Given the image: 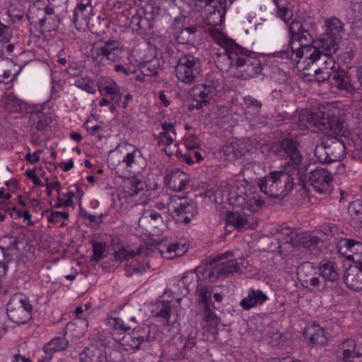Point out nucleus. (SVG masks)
<instances>
[{
  "label": "nucleus",
  "instance_id": "obj_1",
  "mask_svg": "<svg viewBox=\"0 0 362 362\" xmlns=\"http://www.w3.org/2000/svg\"><path fill=\"white\" fill-rule=\"evenodd\" d=\"M274 2L277 8L276 16L286 23L291 21L288 28L290 49L276 52L275 56L296 62L305 57L308 60L307 65L314 64L322 57V53L317 46L311 45L313 42L312 35L308 30L303 28L300 21L292 20L293 13L286 0H274Z\"/></svg>",
  "mask_w": 362,
  "mask_h": 362
},
{
  "label": "nucleus",
  "instance_id": "obj_2",
  "mask_svg": "<svg viewBox=\"0 0 362 362\" xmlns=\"http://www.w3.org/2000/svg\"><path fill=\"white\" fill-rule=\"evenodd\" d=\"M230 202L236 207H240L243 213L238 211L228 212L226 221L228 224L236 228H250L252 223L250 221V214L257 212L264 203L258 195L247 194L245 191L230 193Z\"/></svg>",
  "mask_w": 362,
  "mask_h": 362
},
{
  "label": "nucleus",
  "instance_id": "obj_3",
  "mask_svg": "<svg viewBox=\"0 0 362 362\" xmlns=\"http://www.w3.org/2000/svg\"><path fill=\"white\" fill-rule=\"evenodd\" d=\"M226 56L231 67L237 69L235 76L242 80H247L261 74L262 64L261 61L247 53L243 47L235 42L230 41L226 49Z\"/></svg>",
  "mask_w": 362,
  "mask_h": 362
},
{
  "label": "nucleus",
  "instance_id": "obj_4",
  "mask_svg": "<svg viewBox=\"0 0 362 362\" xmlns=\"http://www.w3.org/2000/svg\"><path fill=\"white\" fill-rule=\"evenodd\" d=\"M262 192L274 198H284L293 189L291 175L285 171H272L258 181Z\"/></svg>",
  "mask_w": 362,
  "mask_h": 362
},
{
  "label": "nucleus",
  "instance_id": "obj_5",
  "mask_svg": "<svg viewBox=\"0 0 362 362\" xmlns=\"http://www.w3.org/2000/svg\"><path fill=\"white\" fill-rule=\"evenodd\" d=\"M298 173L302 183H309L317 193L327 194L331 192L333 177L326 168L315 167L313 163H303L298 168Z\"/></svg>",
  "mask_w": 362,
  "mask_h": 362
},
{
  "label": "nucleus",
  "instance_id": "obj_6",
  "mask_svg": "<svg viewBox=\"0 0 362 362\" xmlns=\"http://www.w3.org/2000/svg\"><path fill=\"white\" fill-rule=\"evenodd\" d=\"M344 142L336 136H325L317 143L315 156L321 163L339 162L346 153Z\"/></svg>",
  "mask_w": 362,
  "mask_h": 362
},
{
  "label": "nucleus",
  "instance_id": "obj_7",
  "mask_svg": "<svg viewBox=\"0 0 362 362\" xmlns=\"http://www.w3.org/2000/svg\"><path fill=\"white\" fill-rule=\"evenodd\" d=\"M33 306L28 298L21 293L10 297L6 304L8 319L16 324H25L32 318Z\"/></svg>",
  "mask_w": 362,
  "mask_h": 362
},
{
  "label": "nucleus",
  "instance_id": "obj_8",
  "mask_svg": "<svg viewBox=\"0 0 362 362\" xmlns=\"http://www.w3.org/2000/svg\"><path fill=\"white\" fill-rule=\"evenodd\" d=\"M168 208L171 209L175 221L184 224L189 223L197 214L195 202L187 197H171Z\"/></svg>",
  "mask_w": 362,
  "mask_h": 362
},
{
  "label": "nucleus",
  "instance_id": "obj_9",
  "mask_svg": "<svg viewBox=\"0 0 362 362\" xmlns=\"http://www.w3.org/2000/svg\"><path fill=\"white\" fill-rule=\"evenodd\" d=\"M201 62L199 58L191 54H182L179 57L176 66L175 73L179 81L191 84L199 75Z\"/></svg>",
  "mask_w": 362,
  "mask_h": 362
},
{
  "label": "nucleus",
  "instance_id": "obj_10",
  "mask_svg": "<svg viewBox=\"0 0 362 362\" xmlns=\"http://www.w3.org/2000/svg\"><path fill=\"white\" fill-rule=\"evenodd\" d=\"M124 50L118 41L100 40L93 44L91 49L92 57L95 60L117 62L122 57Z\"/></svg>",
  "mask_w": 362,
  "mask_h": 362
},
{
  "label": "nucleus",
  "instance_id": "obj_11",
  "mask_svg": "<svg viewBox=\"0 0 362 362\" xmlns=\"http://www.w3.org/2000/svg\"><path fill=\"white\" fill-rule=\"evenodd\" d=\"M231 256H233L232 252H226L221 254L218 257V261L216 263H212L210 269L205 270L206 276L211 281H214L218 279H224L230 274L238 272L240 269V267L235 259L221 262V260Z\"/></svg>",
  "mask_w": 362,
  "mask_h": 362
},
{
  "label": "nucleus",
  "instance_id": "obj_12",
  "mask_svg": "<svg viewBox=\"0 0 362 362\" xmlns=\"http://www.w3.org/2000/svg\"><path fill=\"white\" fill-rule=\"evenodd\" d=\"M299 279L305 284V287L312 286L317 292L325 293L328 286L318 276L317 267L310 262H303L298 268Z\"/></svg>",
  "mask_w": 362,
  "mask_h": 362
},
{
  "label": "nucleus",
  "instance_id": "obj_13",
  "mask_svg": "<svg viewBox=\"0 0 362 362\" xmlns=\"http://www.w3.org/2000/svg\"><path fill=\"white\" fill-rule=\"evenodd\" d=\"M339 254L348 260L362 265V242L350 238H341L337 244Z\"/></svg>",
  "mask_w": 362,
  "mask_h": 362
},
{
  "label": "nucleus",
  "instance_id": "obj_14",
  "mask_svg": "<svg viewBox=\"0 0 362 362\" xmlns=\"http://www.w3.org/2000/svg\"><path fill=\"white\" fill-rule=\"evenodd\" d=\"M334 354L337 358L336 362H346L353 361L354 358H361V347L351 338L341 341L334 351Z\"/></svg>",
  "mask_w": 362,
  "mask_h": 362
},
{
  "label": "nucleus",
  "instance_id": "obj_15",
  "mask_svg": "<svg viewBox=\"0 0 362 362\" xmlns=\"http://www.w3.org/2000/svg\"><path fill=\"white\" fill-rule=\"evenodd\" d=\"M279 153L286 157V163L297 168L303 165V157L298 149V142L295 139L286 138L281 141L279 144Z\"/></svg>",
  "mask_w": 362,
  "mask_h": 362
},
{
  "label": "nucleus",
  "instance_id": "obj_16",
  "mask_svg": "<svg viewBox=\"0 0 362 362\" xmlns=\"http://www.w3.org/2000/svg\"><path fill=\"white\" fill-rule=\"evenodd\" d=\"M199 331L192 326L188 327L187 334H180L183 346L184 357L192 361L198 360L200 354L197 346V338Z\"/></svg>",
  "mask_w": 362,
  "mask_h": 362
},
{
  "label": "nucleus",
  "instance_id": "obj_17",
  "mask_svg": "<svg viewBox=\"0 0 362 362\" xmlns=\"http://www.w3.org/2000/svg\"><path fill=\"white\" fill-rule=\"evenodd\" d=\"M335 60L333 56H322L315 63V81L323 83L329 80L335 70Z\"/></svg>",
  "mask_w": 362,
  "mask_h": 362
},
{
  "label": "nucleus",
  "instance_id": "obj_18",
  "mask_svg": "<svg viewBox=\"0 0 362 362\" xmlns=\"http://www.w3.org/2000/svg\"><path fill=\"white\" fill-rule=\"evenodd\" d=\"M101 95L112 97V101L119 103L122 100V92L116 81L108 76H101L97 83Z\"/></svg>",
  "mask_w": 362,
  "mask_h": 362
},
{
  "label": "nucleus",
  "instance_id": "obj_19",
  "mask_svg": "<svg viewBox=\"0 0 362 362\" xmlns=\"http://www.w3.org/2000/svg\"><path fill=\"white\" fill-rule=\"evenodd\" d=\"M150 341V327L147 325H144L137 328L133 327L132 335L127 337L125 341L127 346L134 350H138L141 348V344Z\"/></svg>",
  "mask_w": 362,
  "mask_h": 362
},
{
  "label": "nucleus",
  "instance_id": "obj_20",
  "mask_svg": "<svg viewBox=\"0 0 362 362\" xmlns=\"http://www.w3.org/2000/svg\"><path fill=\"white\" fill-rule=\"evenodd\" d=\"M304 337L313 345L323 346L327 344V337L324 328L316 323L305 327Z\"/></svg>",
  "mask_w": 362,
  "mask_h": 362
},
{
  "label": "nucleus",
  "instance_id": "obj_21",
  "mask_svg": "<svg viewBox=\"0 0 362 362\" xmlns=\"http://www.w3.org/2000/svg\"><path fill=\"white\" fill-rule=\"evenodd\" d=\"M153 26V16L144 10L138 11L131 18L130 27L133 30L145 33Z\"/></svg>",
  "mask_w": 362,
  "mask_h": 362
},
{
  "label": "nucleus",
  "instance_id": "obj_22",
  "mask_svg": "<svg viewBox=\"0 0 362 362\" xmlns=\"http://www.w3.org/2000/svg\"><path fill=\"white\" fill-rule=\"evenodd\" d=\"M317 271L320 279L325 281L326 284L328 281L335 282L339 278L337 264L327 259H323L320 262Z\"/></svg>",
  "mask_w": 362,
  "mask_h": 362
},
{
  "label": "nucleus",
  "instance_id": "obj_23",
  "mask_svg": "<svg viewBox=\"0 0 362 362\" xmlns=\"http://www.w3.org/2000/svg\"><path fill=\"white\" fill-rule=\"evenodd\" d=\"M122 163L126 168L140 171L146 167V159L143 157L141 151L137 148H134L131 152H128L122 158Z\"/></svg>",
  "mask_w": 362,
  "mask_h": 362
},
{
  "label": "nucleus",
  "instance_id": "obj_24",
  "mask_svg": "<svg viewBox=\"0 0 362 362\" xmlns=\"http://www.w3.org/2000/svg\"><path fill=\"white\" fill-rule=\"evenodd\" d=\"M339 40L325 33L322 34L318 42H316L317 48L321 51L322 56H333L339 49Z\"/></svg>",
  "mask_w": 362,
  "mask_h": 362
},
{
  "label": "nucleus",
  "instance_id": "obj_25",
  "mask_svg": "<svg viewBox=\"0 0 362 362\" xmlns=\"http://www.w3.org/2000/svg\"><path fill=\"white\" fill-rule=\"evenodd\" d=\"M163 221V214L160 212L156 209H148L144 211L138 223L139 227L147 230L151 227H156Z\"/></svg>",
  "mask_w": 362,
  "mask_h": 362
},
{
  "label": "nucleus",
  "instance_id": "obj_26",
  "mask_svg": "<svg viewBox=\"0 0 362 362\" xmlns=\"http://www.w3.org/2000/svg\"><path fill=\"white\" fill-rule=\"evenodd\" d=\"M267 300L268 297L261 290L250 288L247 296L242 299L240 304L245 310H247L257 305L263 304Z\"/></svg>",
  "mask_w": 362,
  "mask_h": 362
},
{
  "label": "nucleus",
  "instance_id": "obj_27",
  "mask_svg": "<svg viewBox=\"0 0 362 362\" xmlns=\"http://www.w3.org/2000/svg\"><path fill=\"white\" fill-rule=\"evenodd\" d=\"M68 345L69 342L64 337H59L54 338L43 347L44 351L48 354V356L38 361V362H49L54 353L65 350L68 347Z\"/></svg>",
  "mask_w": 362,
  "mask_h": 362
},
{
  "label": "nucleus",
  "instance_id": "obj_28",
  "mask_svg": "<svg viewBox=\"0 0 362 362\" xmlns=\"http://www.w3.org/2000/svg\"><path fill=\"white\" fill-rule=\"evenodd\" d=\"M344 281L348 287L354 291L362 290V265L358 268L346 270Z\"/></svg>",
  "mask_w": 362,
  "mask_h": 362
},
{
  "label": "nucleus",
  "instance_id": "obj_29",
  "mask_svg": "<svg viewBox=\"0 0 362 362\" xmlns=\"http://www.w3.org/2000/svg\"><path fill=\"white\" fill-rule=\"evenodd\" d=\"M163 132L156 136L159 146H170L174 143L176 136L175 125L173 123H162Z\"/></svg>",
  "mask_w": 362,
  "mask_h": 362
},
{
  "label": "nucleus",
  "instance_id": "obj_30",
  "mask_svg": "<svg viewBox=\"0 0 362 362\" xmlns=\"http://www.w3.org/2000/svg\"><path fill=\"white\" fill-rule=\"evenodd\" d=\"M327 134L326 136H333L332 134L340 136H346L348 134V129L345 123L336 116L328 117V121L326 123Z\"/></svg>",
  "mask_w": 362,
  "mask_h": 362
},
{
  "label": "nucleus",
  "instance_id": "obj_31",
  "mask_svg": "<svg viewBox=\"0 0 362 362\" xmlns=\"http://www.w3.org/2000/svg\"><path fill=\"white\" fill-rule=\"evenodd\" d=\"M165 182L175 191H182L187 184L185 175L180 171L171 172L165 176Z\"/></svg>",
  "mask_w": 362,
  "mask_h": 362
},
{
  "label": "nucleus",
  "instance_id": "obj_32",
  "mask_svg": "<svg viewBox=\"0 0 362 362\" xmlns=\"http://www.w3.org/2000/svg\"><path fill=\"white\" fill-rule=\"evenodd\" d=\"M31 121L37 131H45L49 124L52 122L50 113H44L42 110H36L31 114Z\"/></svg>",
  "mask_w": 362,
  "mask_h": 362
},
{
  "label": "nucleus",
  "instance_id": "obj_33",
  "mask_svg": "<svg viewBox=\"0 0 362 362\" xmlns=\"http://www.w3.org/2000/svg\"><path fill=\"white\" fill-rule=\"evenodd\" d=\"M145 187V181L137 177H132L126 182L124 194L126 197L136 196L142 192Z\"/></svg>",
  "mask_w": 362,
  "mask_h": 362
},
{
  "label": "nucleus",
  "instance_id": "obj_34",
  "mask_svg": "<svg viewBox=\"0 0 362 362\" xmlns=\"http://www.w3.org/2000/svg\"><path fill=\"white\" fill-rule=\"evenodd\" d=\"M222 77L218 74L212 73L207 74L205 82L202 84L208 92L214 96L222 89Z\"/></svg>",
  "mask_w": 362,
  "mask_h": 362
},
{
  "label": "nucleus",
  "instance_id": "obj_35",
  "mask_svg": "<svg viewBox=\"0 0 362 362\" xmlns=\"http://www.w3.org/2000/svg\"><path fill=\"white\" fill-rule=\"evenodd\" d=\"M325 33L332 35L335 39L341 40L344 32V24L337 18H332L325 21Z\"/></svg>",
  "mask_w": 362,
  "mask_h": 362
},
{
  "label": "nucleus",
  "instance_id": "obj_36",
  "mask_svg": "<svg viewBox=\"0 0 362 362\" xmlns=\"http://www.w3.org/2000/svg\"><path fill=\"white\" fill-rule=\"evenodd\" d=\"M170 357L173 359L185 358L183 353V346L182 344V337L179 336L173 337L170 341L168 350Z\"/></svg>",
  "mask_w": 362,
  "mask_h": 362
},
{
  "label": "nucleus",
  "instance_id": "obj_37",
  "mask_svg": "<svg viewBox=\"0 0 362 362\" xmlns=\"http://www.w3.org/2000/svg\"><path fill=\"white\" fill-rule=\"evenodd\" d=\"M330 79V84L340 90L349 91L351 88L349 77L344 70H336Z\"/></svg>",
  "mask_w": 362,
  "mask_h": 362
},
{
  "label": "nucleus",
  "instance_id": "obj_38",
  "mask_svg": "<svg viewBox=\"0 0 362 362\" xmlns=\"http://www.w3.org/2000/svg\"><path fill=\"white\" fill-rule=\"evenodd\" d=\"M328 117H325V113L321 111L313 112L308 116V123L310 126L316 127L322 132H327Z\"/></svg>",
  "mask_w": 362,
  "mask_h": 362
},
{
  "label": "nucleus",
  "instance_id": "obj_39",
  "mask_svg": "<svg viewBox=\"0 0 362 362\" xmlns=\"http://www.w3.org/2000/svg\"><path fill=\"white\" fill-rule=\"evenodd\" d=\"M291 240L294 244L305 247L310 248L316 244L317 240L315 238H311L307 233H298L297 232L292 231L291 233Z\"/></svg>",
  "mask_w": 362,
  "mask_h": 362
},
{
  "label": "nucleus",
  "instance_id": "obj_40",
  "mask_svg": "<svg viewBox=\"0 0 362 362\" xmlns=\"http://www.w3.org/2000/svg\"><path fill=\"white\" fill-rule=\"evenodd\" d=\"M146 255L147 250L146 249L140 247L136 250V252H134L132 249H125L124 247H121L115 253V259L117 261H121L123 259L127 260L130 258H132L136 255Z\"/></svg>",
  "mask_w": 362,
  "mask_h": 362
},
{
  "label": "nucleus",
  "instance_id": "obj_41",
  "mask_svg": "<svg viewBox=\"0 0 362 362\" xmlns=\"http://www.w3.org/2000/svg\"><path fill=\"white\" fill-rule=\"evenodd\" d=\"M192 96L194 100L199 101L205 106L209 105L211 98L214 97L203 84H200L193 89Z\"/></svg>",
  "mask_w": 362,
  "mask_h": 362
},
{
  "label": "nucleus",
  "instance_id": "obj_42",
  "mask_svg": "<svg viewBox=\"0 0 362 362\" xmlns=\"http://www.w3.org/2000/svg\"><path fill=\"white\" fill-rule=\"evenodd\" d=\"M158 59L155 58L142 63L140 65V71L144 76H155L158 74Z\"/></svg>",
  "mask_w": 362,
  "mask_h": 362
},
{
  "label": "nucleus",
  "instance_id": "obj_43",
  "mask_svg": "<svg viewBox=\"0 0 362 362\" xmlns=\"http://www.w3.org/2000/svg\"><path fill=\"white\" fill-rule=\"evenodd\" d=\"M13 66V65L11 61L0 60V82L7 83L11 80V68Z\"/></svg>",
  "mask_w": 362,
  "mask_h": 362
},
{
  "label": "nucleus",
  "instance_id": "obj_44",
  "mask_svg": "<svg viewBox=\"0 0 362 362\" xmlns=\"http://www.w3.org/2000/svg\"><path fill=\"white\" fill-rule=\"evenodd\" d=\"M89 14L86 13L84 12H78L74 11V16L72 18V21L75 25L76 29L78 30H84L88 26V19Z\"/></svg>",
  "mask_w": 362,
  "mask_h": 362
},
{
  "label": "nucleus",
  "instance_id": "obj_45",
  "mask_svg": "<svg viewBox=\"0 0 362 362\" xmlns=\"http://www.w3.org/2000/svg\"><path fill=\"white\" fill-rule=\"evenodd\" d=\"M196 31L197 28L194 26L186 27L180 30L177 40L181 44H188L192 40V35Z\"/></svg>",
  "mask_w": 362,
  "mask_h": 362
},
{
  "label": "nucleus",
  "instance_id": "obj_46",
  "mask_svg": "<svg viewBox=\"0 0 362 362\" xmlns=\"http://www.w3.org/2000/svg\"><path fill=\"white\" fill-rule=\"evenodd\" d=\"M108 325L115 330L128 331L132 326L119 317H110L107 321Z\"/></svg>",
  "mask_w": 362,
  "mask_h": 362
},
{
  "label": "nucleus",
  "instance_id": "obj_47",
  "mask_svg": "<svg viewBox=\"0 0 362 362\" xmlns=\"http://www.w3.org/2000/svg\"><path fill=\"white\" fill-rule=\"evenodd\" d=\"M204 320L211 327H217L219 323L218 317L211 310L210 307L206 305L204 307Z\"/></svg>",
  "mask_w": 362,
  "mask_h": 362
},
{
  "label": "nucleus",
  "instance_id": "obj_48",
  "mask_svg": "<svg viewBox=\"0 0 362 362\" xmlns=\"http://www.w3.org/2000/svg\"><path fill=\"white\" fill-rule=\"evenodd\" d=\"M211 289L209 286H201L197 289L199 300L204 305V307H206V305L209 306L211 298Z\"/></svg>",
  "mask_w": 362,
  "mask_h": 362
},
{
  "label": "nucleus",
  "instance_id": "obj_49",
  "mask_svg": "<svg viewBox=\"0 0 362 362\" xmlns=\"http://www.w3.org/2000/svg\"><path fill=\"white\" fill-rule=\"evenodd\" d=\"M83 222L86 226L92 227H98L102 223V215L95 216L88 212L81 214Z\"/></svg>",
  "mask_w": 362,
  "mask_h": 362
},
{
  "label": "nucleus",
  "instance_id": "obj_50",
  "mask_svg": "<svg viewBox=\"0 0 362 362\" xmlns=\"http://www.w3.org/2000/svg\"><path fill=\"white\" fill-rule=\"evenodd\" d=\"M74 85L76 87H78L82 90H84L89 93H94L95 91V88H94L93 81L89 78H78L75 81Z\"/></svg>",
  "mask_w": 362,
  "mask_h": 362
},
{
  "label": "nucleus",
  "instance_id": "obj_51",
  "mask_svg": "<svg viewBox=\"0 0 362 362\" xmlns=\"http://www.w3.org/2000/svg\"><path fill=\"white\" fill-rule=\"evenodd\" d=\"M148 268V263L146 264H143L141 265L127 264L125 267V272L127 276H132L133 274L141 275L146 272Z\"/></svg>",
  "mask_w": 362,
  "mask_h": 362
},
{
  "label": "nucleus",
  "instance_id": "obj_52",
  "mask_svg": "<svg viewBox=\"0 0 362 362\" xmlns=\"http://www.w3.org/2000/svg\"><path fill=\"white\" fill-rule=\"evenodd\" d=\"M93 252L91 259L96 262L100 261L105 257V245L101 242L93 243Z\"/></svg>",
  "mask_w": 362,
  "mask_h": 362
},
{
  "label": "nucleus",
  "instance_id": "obj_53",
  "mask_svg": "<svg viewBox=\"0 0 362 362\" xmlns=\"http://www.w3.org/2000/svg\"><path fill=\"white\" fill-rule=\"evenodd\" d=\"M156 317L161 318V322L163 325L167 326H170L173 325V322L170 320V307L168 305H163V308H161L156 314Z\"/></svg>",
  "mask_w": 362,
  "mask_h": 362
},
{
  "label": "nucleus",
  "instance_id": "obj_54",
  "mask_svg": "<svg viewBox=\"0 0 362 362\" xmlns=\"http://www.w3.org/2000/svg\"><path fill=\"white\" fill-rule=\"evenodd\" d=\"M184 252L180 249V245L177 243H173L167 247L166 252L163 256L165 258L171 259L174 256H180Z\"/></svg>",
  "mask_w": 362,
  "mask_h": 362
},
{
  "label": "nucleus",
  "instance_id": "obj_55",
  "mask_svg": "<svg viewBox=\"0 0 362 362\" xmlns=\"http://www.w3.org/2000/svg\"><path fill=\"white\" fill-rule=\"evenodd\" d=\"M351 13L350 18L351 21H356L357 19L362 21V2L355 3L351 6Z\"/></svg>",
  "mask_w": 362,
  "mask_h": 362
},
{
  "label": "nucleus",
  "instance_id": "obj_56",
  "mask_svg": "<svg viewBox=\"0 0 362 362\" xmlns=\"http://www.w3.org/2000/svg\"><path fill=\"white\" fill-rule=\"evenodd\" d=\"M69 215L66 211H52L50 215L47 217V220L51 223H58L62 218L68 219Z\"/></svg>",
  "mask_w": 362,
  "mask_h": 362
},
{
  "label": "nucleus",
  "instance_id": "obj_57",
  "mask_svg": "<svg viewBox=\"0 0 362 362\" xmlns=\"http://www.w3.org/2000/svg\"><path fill=\"white\" fill-rule=\"evenodd\" d=\"M91 0H81L75 8L74 11L84 12L89 14L92 11Z\"/></svg>",
  "mask_w": 362,
  "mask_h": 362
},
{
  "label": "nucleus",
  "instance_id": "obj_58",
  "mask_svg": "<svg viewBox=\"0 0 362 362\" xmlns=\"http://www.w3.org/2000/svg\"><path fill=\"white\" fill-rule=\"evenodd\" d=\"M11 37V28L0 23V42H7Z\"/></svg>",
  "mask_w": 362,
  "mask_h": 362
},
{
  "label": "nucleus",
  "instance_id": "obj_59",
  "mask_svg": "<svg viewBox=\"0 0 362 362\" xmlns=\"http://www.w3.org/2000/svg\"><path fill=\"white\" fill-rule=\"evenodd\" d=\"M197 279V275L194 272H186L182 277V282L185 288L189 290V285Z\"/></svg>",
  "mask_w": 362,
  "mask_h": 362
},
{
  "label": "nucleus",
  "instance_id": "obj_60",
  "mask_svg": "<svg viewBox=\"0 0 362 362\" xmlns=\"http://www.w3.org/2000/svg\"><path fill=\"white\" fill-rule=\"evenodd\" d=\"M285 337L279 332L274 333L271 337L269 344L272 347H279L284 344Z\"/></svg>",
  "mask_w": 362,
  "mask_h": 362
},
{
  "label": "nucleus",
  "instance_id": "obj_61",
  "mask_svg": "<svg viewBox=\"0 0 362 362\" xmlns=\"http://www.w3.org/2000/svg\"><path fill=\"white\" fill-rule=\"evenodd\" d=\"M245 104L250 108H260L262 103L253 96L247 95L244 98Z\"/></svg>",
  "mask_w": 362,
  "mask_h": 362
},
{
  "label": "nucleus",
  "instance_id": "obj_62",
  "mask_svg": "<svg viewBox=\"0 0 362 362\" xmlns=\"http://www.w3.org/2000/svg\"><path fill=\"white\" fill-rule=\"evenodd\" d=\"M352 30L358 38H362V21H352Z\"/></svg>",
  "mask_w": 362,
  "mask_h": 362
},
{
  "label": "nucleus",
  "instance_id": "obj_63",
  "mask_svg": "<svg viewBox=\"0 0 362 362\" xmlns=\"http://www.w3.org/2000/svg\"><path fill=\"white\" fill-rule=\"evenodd\" d=\"M92 351L89 348H86L80 354L79 359L81 362H95L90 357Z\"/></svg>",
  "mask_w": 362,
  "mask_h": 362
},
{
  "label": "nucleus",
  "instance_id": "obj_64",
  "mask_svg": "<svg viewBox=\"0 0 362 362\" xmlns=\"http://www.w3.org/2000/svg\"><path fill=\"white\" fill-rule=\"evenodd\" d=\"M91 120L89 119L84 123L83 127L90 134H95L96 132L101 129V126L98 124L90 125Z\"/></svg>",
  "mask_w": 362,
  "mask_h": 362
}]
</instances>
